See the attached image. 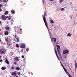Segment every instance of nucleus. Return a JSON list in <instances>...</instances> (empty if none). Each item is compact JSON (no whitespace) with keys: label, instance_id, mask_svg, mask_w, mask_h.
<instances>
[{"label":"nucleus","instance_id":"dca6fc26","mask_svg":"<svg viewBox=\"0 0 77 77\" xmlns=\"http://www.w3.org/2000/svg\"><path fill=\"white\" fill-rule=\"evenodd\" d=\"M8 13H9L8 11H6L4 13V14L5 15H8Z\"/></svg>","mask_w":77,"mask_h":77},{"label":"nucleus","instance_id":"09e8293b","mask_svg":"<svg viewBox=\"0 0 77 77\" xmlns=\"http://www.w3.org/2000/svg\"><path fill=\"white\" fill-rule=\"evenodd\" d=\"M8 17H9V18H10L11 17V16H8Z\"/></svg>","mask_w":77,"mask_h":77},{"label":"nucleus","instance_id":"603ef678","mask_svg":"<svg viewBox=\"0 0 77 77\" xmlns=\"http://www.w3.org/2000/svg\"><path fill=\"white\" fill-rule=\"evenodd\" d=\"M1 31V29H0V31Z\"/></svg>","mask_w":77,"mask_h":77},{"label":"nucleus","instance_id":"a211bd4d","mask_svg":"<svg viewBox=\"0 0 77 77\" xmlns=\"http://www.w3.org/2000/svg\"><path fill=\"white\" fill-rule=\"evenodd\" d=\"M71 35H72V34L68 33V34L67 35V36H69V37H70L71 36Z\"/></svg>","mask_w":77,"mask_h":77},{"label":"nucleus","instance_id":"ea45409f","mask_svg":"<svg viewBox=\"0 0 77 77\" xmlns=\"http://www.w3.org/2000/svg\"><path fill=\"white\" fill-rule=\"evenodd\" d=\"M2 60H0V62H2Z\"/></svg>","mask_w":77,"mask_h":77},{"label":"nucleus","instance_id":"aec40b11","mask_svg":"<svg viewBox=\"0 0 77 77\" xmlns=\"http://www.w3.org/2000/svg\"><path fill=\"white\" fill-rule=\"evenodd\" d=\"M16 69L17 70V71H19L20 69V68L19 67H16Z\"/></svg>","mask_w":77,"mask_h":77},{"label":"nucleus","instance_id":"5701e85b","mask_svg":"<svg viewBox=\"0 0 77 77\" xmlns=\"http://www.w3.org/2000/svg\"><path fill=\"white\" fill-rule=\"evenodd\" d=\"M75 69H77V63H75Z\"/></svg>","mask_w":77,"mask_h":77},{"label":"nucleus","instance_id":"39448f33","mask_svg":"<svg viewBox=\"0 0 77 77\" xmlns=\"http://www.w3.org/2000/svg\"><path fill=\"white\" fill-rule=\"evenodd\" d=\"M57 53H60V51L59 50L60 48V46L59 45H57Z\"/></svg>","mask_w":77,"mask_h":77},{"label":"nucleus","instance_id":"7ed1b4c3","mask_svg":"<svg viewBox=\"0 0 77 77\" xmlns=\"http://www.w3.org/2000/svg\"><path fill=\"white\" fill-rule=\"evenodd\" d=\"M42 17L43 18V20L44 23H45L46 26L47 27V20H46V18H45V17L43 15H42Z\"/></svg>","mask_w":77,"mask_h":77},{"label":"nucleus","instance_id":"2eb2a0df","mask_svg":"<svg viewBox=\"0 0 77 77\" xmlns=\"http://www.w3.org/2000/svg\"><path fill=\"white\" fill-rule=\"evenodd\" d=\"M10 29V28H9V27H5V29L6 30H9Z\"/></svg>","mask_w":77,"mask_h":77},{"label":"nucleus","instance_id":"ddd939ff","mask_svg":"<svg viewBox=\"0 0 77 77\" xmlns=\"http://www.w3.org/2000/svg\"><path fill=\"white\" fill-rule=\"evenodd\" d=\"M58 54L59 57H60L61 59H62V55H61V54H60V53H58Z\"/></svg>","mask_w":77,"mask_h":77},{"label":"nucleus","instance_id":"49530a36","mask_svg":"<svg viewBox=\"0 0 77 77\" xmlns=\"http://www.w3.org/2000/svg\"><path fill=\"white\" fill-rule=\"evenodd\" d=\"M50 0L51 1H54V0Z\"/></svg>","mask_w":77,"mask_h":77},{"label":"nucleus","instance_id":"c756f323","mask_svg":"<svg viewBox=\"0 0 77 77\" xmlns=\"http://www.w3.org/2000/svg\"><path fill=\"white\" fill-rule=\"evenodd\" d=\"M64 10H65V9L63 8H62L61 9V11H64Z\"/></svg>","mask_w":77,"mask_h":77},{"label":"nucleus","instance_id":"13d9d810","mask_svg":"<svg viewBox=\"0 0 77 77\" xmlns=\"http://www.w3.org/2000/svg\"><path fill=\"white\" fill-rule=\"evenodd\" d=\"M10 77H12V76H10Z\"/></svg>","mask_w":77,"mask_h":77},{"label":"nucleus","instance_id":"412c9836","mask_svg":"<svg viewBox=\"0 0 77 77\" xmlns=\"http://www.w3.org/2000/svg\"><path fill=\"white\" fill-rule=\"evenodd\" d=\"M52 39L53 40H54V42H56V38L53 37Z\"/></svg>","mask_w":77,"mask_h":77},{"label":"nucleus","instance_id":"7c9ffc66","mask_svg":"<svg viewBox=\"0 0 77 77\" xmlns=\"http://www.w3.org/2000/svg\"><path fill=\"white\" fill-rule=\"evenodd\" d=\"M14 67H11V69H14Z\"/></svg>","mask_w":77,"mask_h":77},{"label":"nucleus","instance_id":"473e14b6","mask_svg":"<svg viewBox=\"0 0 77 77\" xmlns=\"http://www.w3.org/2000/svg\"><path fill=\"white\" fill-rule=\"evenodd\" d=\"M18 75H20V72H19L18 73Z\"/></svg>","mask_w":77,"mask_h":77},{"label":"nucleus","instance_id":"864d4df0","mask_svg":"<svg viewBox=\"0 0 77 77\" xmlns=\"http://www.w3.org/2000/svg\"><path fill=\"white\" fill-rule=\"evenodd\" d=\"M16 77H18V76H16Z\"/></svg>","mask_w":77,"mask_h":77},{"label":"nucleus","instance_id":"cd10ccee","mask_svg":"<svg viewBox=\"0 0 77 77\" xmlns=\"http://www.w3.org/2000/svg\"><path fill=\"white\" fill-rule=\"evenodd\" d=\"M13 63L15 65H17V62H15L14 63Z\"/></svg>","mask_w":77,"mask_h":77},{"label":"nucleus","instance_id":"c9c22d12","mask_svg":"<svg viewBox=\"0 0 77 77\" xmlns=\"http://www.w3.org/2000/svg\"><path fill=\"white\" fill-rule=\"evenodd\" d=\"M64 70V69H65V67H63Z\"/></svg>","mask_w":77,"mask_h":77},{"label":"nucleus","instance_id":"8fccbe9b","mask_svg":"<svg viewBox=\"0 0 77 77\" xmlns=\"http://www.w3.org/2000/svg\"><path fill=\"white\" fill-rule=\"evenodd\" d=\"M23 51H22L21 52V53H23Z\"/></svg>","mask_w":77,"mask_h":77},{"label":"nucleus","instance_id":"e433bc0d","mask_svg":"<svg viewBox=\"0 0 77 77\" xmlns=\"http://www.w3.org/2000/svg\"><path fill=\"white\" fill-rule=\"evenodd\" d=\"M8 20H11V18H10V17H8Z\"/></svg>","mask_w":77,"mask_h":77},{"label":"nucleus","instance_id":"9b49d317","mask_svg":"<svg viewBox=\"0 0 77 77\" xmlns=\"http://www.w3.org/2000/svg\"><path fill=\"white\" fill-rule=\"evenodd\" d=\"M4 35H8V32L7 31H5L4 33Z\"/></svg>","mask_w":77,"mask_h":77},{"label":"nucleus","instance_id":"9d476101","mask_svg":"<svg viewBox=\"0 0 77 77\" xmlns=\"http://www.w3.org/2000/svg\"><path fill=\"white\" fill-rule=\"evenodd\" d=\"M15 60H16L17 62H18L19 61V59H18V57H16L14 58Z\"/></svg>","mask_w":77,"mask_h":77},{"label":"nucleus","instance_id":"2f4dec72","mask_svg":"<svg viewBox=\"0 0 77 77\" xmlns=\"http://www.w3.org/2000/svg\"><path fill=\"white\" fill-rule=\"evenodd\" d=\"M24 55H22V58H24Z\"/></svg>","mask_w":77,"mask_h":77},{"label":"nucleus","instance_id":"f03ea898","mask_svg":"<svg viewBox=\"0 0 77 77\" xmlns=\"http://www.w3.org/2000/svg\"><path fill=\"white\" fill-rule=\"evenodd\" d=\"M6 49H2L0 50V54L1 55L4 54L6 52Z\"/></svg>","mask_w":77,"mask_h":77},{"label":"nucleus","instance_id":"6e6552de","mask_svg":"<svg viewBox=\"0 0 77 77\" xmlns=\"http://www.w3.org/2000/svg\"><path fill=\"white\" fill-rule=\"evenodd\" d=\"M55 54L56 55L57 57L58 58L59 60H60L59 58V57H58V55H57V51H56V49H55Z\"/></svg>","mask_w":77,"mask_h":77},{"label":"nucleus","instance_id":"0eeeda50","mask_svg":"<svg viewBox=\"0 0 77 77\" xmlns=\"http://www.w3.org/2000/svg\"><path fill=\"white\" fill-rule=\"evenodd\" d=\"M5 63L7 65H9V60H8L7 57H6L5 58Z\"/></svg>","mask_w":77,"mask_h":77},{"label":"nucleus","instance_id":"393cba45","mask_svg":"<svg viewBox=\"0 0 77 77\" xmlns=\"http://www.w3.org/2000/svg\"><path fill=\"white\" fill-rule=\"evenodd\" d=\"M11 13L14 14H15V11L14 10H12L11 11Z\"/></svg>","mask_w":77,"mask_h":77},{"label":"nucleus","instance_id":"c03bdc74","mask_svg":"<svg viewBox=\"0 0 77 77\" xmlns=\"http://www.w3.org/2000/svg\"><path fill=\"white\" fill-rule=\"evenodd\" d=\"M64 66H63V65H62V67L63 68V67H64Z\"/></svg>","mask_w":77,"mask_h":77},{"label":"nucleus","instance_id":"3c124183","mask_svg":"<svg viewBox=\"0 0 77 77\" xmlns=\"http://www.w3.org/2000/svg\"><path fill=\"white\" fill-rule=\"evenodd\" d=\"M61 65H62H62H62V63H61Z\"/></svg>","mask_w":77,"mask_h":77},{"label":"nucleus","instance_id":"4468645a","mask_svg":"<svg viewBox=\"0 0 77 77\" xmlns=\"http://www.w3.org/2000/svg\"><path fill=\"white\" fill-rule=\"evenodd\" d=\"M5 69H6V68L5 67H2L1 68L2 70H5Z\"/></svg>","mask_w":77,"mask_h":77},{"label":"nucleus","instance_id":"f8f14e48","mask_svg":"<svg viewBox=\"0 0 77 77\" xmlns=\"http://www.w3.org/2000/svg\"><path fill=\"white\" fill-rule=\"evenodd\" d=\"M15 38L17 39V41H18V42H19L20 41L19 40V38H18V37H17V36H16V35H15Z\"/></svg>","mask_w":77,"mask_h":77},{"label":"nucleus","instance_id":"20e7f679","mask_svg":"<svg viewBox=\"0 0 77 77\" xmlns=\"http://www.w3.org/2000/svg\"><path fill=\"white\" fill-rule=\"evenodd\" d=\"M17 71H15L14 72H13L12 73H11V75H13V76H14V75L15 76H17Z\"/></svg>","mask_w":77,"mask_h":77},{"label":"nucleus","instance_id":"58836bf2","mask_svg":"<svg viewBox=\"0 0 77 77\" xmlns=\"http://www.w3.org/2000/svg\"><path fill=\"white\" fill-rule=\"evenodd\" d=\"M44 16H45V12L44 13Z\"/></svg>","mask_w":77,"mask_h":77},{"label":"nucleus","instance_id":"37998d69","mask_svg":"<svg viewBox=\"0 0 77 77\" xmlns=\"http://www.w3.org/2000/svg\"><path fill=\"white\" fill-rule=\"evenodd\" d=\"M15 32H16V31H14V32H12L13 33Z\"/></svg>","mask_w":77,"mask_h":77},{"label":"nucleus","instance_id":"f257e3e1","mask_svg":"<svg viewBox=\"0 0 77 77\" xmlns=\"http://www.w3.org/2000/svg\"><path fill=\"white\" fill-rule=\"evenodd\" d=\"M8 16H6L5 15H2L0 17L1 19L3 20V21H6V18H8Z\"/></svg>","mask_w":77,"mask_h":77},{"label":"nucleus","instance_id":"de8ad7c7","mask_svg":"<svg viewBox=\"0 0 77 77\" xmlns=\"http://www.w3.org/2000/svg\"><path fill=\"white\" fill-rule=\"evenodd\" d=\"M11 23H12V22H13V21H12V20H11Z\"/></svg>","mask_w":77,"mask_h":77},{"label":"nucleus","instance_id":"a878e982","mask_svg":"<svg viewBox=\"0 0 77 77\" xmlns=\"http://www.w3.org/2000/svg\"><path fill=\"white\" fill-rule=\"evenodd\" d=\"M60 0V1L59 2V3H62V2L63 1V0Z\"/></svg>","mask_w":77,"mask_h":77},{"label":"nucleus","instance_id":"4be33fe9","mask_svg":"<svg viewBox=\"0 0 77 77\" xmlns=\"http://www.w3.org/2000/svg\"><path fill=\"white\" fill-rule=\"evenodd\" d=\"M16 47H17V48H19L20 47L19 46V45H18V44H16Z\"/></svg>","mask_w":77,"mask_h":77},{"label":"nucleus","instance_id":"79ce46f5","mask_svg":"<svg viewBox=\"0 0 77 77\" xmlns=\"http://www.w3.org/2000/svg\"><path fill=\"white\" fill-rule=\"evenodd\" d=\"M21 51H23V49H21Z\"/></svg>","mask_w":77,"mask_h":77},{"label":"nucleus","instance_id":"6ab92c4d","mask_svg":"<svg viewBox=\"0 0 77 77\" xmlns=\"http://www.w3.org/2000/svg\"><path fill=\"white\" fill-rule=\"evenodd\" d=\"M18 27H15L14 28V29L15 30V31H16V30H18Z\"/></svg>","mask_w":77,"mask_h":77},{"label":"nucleus","instance_id":"052dcab7","mask_svg":"<svg viewBox=\"0 0 77 77\" xmlns=\"http://www.w3.org/2000/svg\"><path fill=\"white\" fill-rule=\"evenodd\" d=\"M20 27H21V26H20Z\"/></svg>","mask_w":77,"mask_h":77},{"label":"nucleus","instance_id":"b1692460","mask_svg":"<svg viewBox=\"0 0 77 77\" xmlns=\"http://www.w3.org/2000/svg\"><path fill=\"white\" fill-rule=\"evenodd\" d=\"M5 39V41H6V42H9V40L8 39V38H6Z\"/></svg>","mask_w":77,"mask_h":77},{"label":"nucleus","instance_id":"a19ab883","mask_svg":"<svg viewBox=\"0 0 77 77\" xmlns=\"http://www.w3.org/2000/svg\"><path fill=\"white\" fill-rule=\"evenodd\" d=\"M21 30H22V29L21 28L20 29V31H21Z\"/></svg>","mask_w":77,"mask_h":77},{"label":"nucleus","instance_id":"bb28decb","mask_svg":"<svg viewBox=\"0 0 77 77\" xmlns=\"http://www.w3.org/2000/svg\"><path fill=\"white\" fill-rule=\"evenodd\" d=\"M8 1V0H3V2L4 3H6V2H7Z\"/></svg>","mask_w":77,"mask_h":77},{"label":"nucleus","instance_id":"c85d7f7f","mask_svg":"<svg viewBox=\"0 0 77 77\" xmlns=\"http://www.w3.org/2000/svg\"><path fill=\"white\" fill-rule=\"evenodd\" d=\"M29 48H27L26 49V51H29Z\"/></svg>","mask_w":77,"mask_h":77},{"label":"nucleus","instance_id":"f704fd0d","mask_svg":"<svg viewBox=\"0 0 77 77\" xmlns=\"http://www.w3.org/2000/svg\"><path fill=\"white\" fill-rule=\"evenodd\" d=\"M2 9L0 8V12H2Z\"/></svg>","mask_w":77,"mask_h":77},{"label":"nucleus","instance_id":"bf43d9fd","mask_svg":"<svg viewBox=\"0 0 77 77\" xmlns=\"http://www.w3.org/2000/svg\"><path fill=\"white\" fill-rule=\"evenodd\" d=\"M0 15H1V14H0Z\"/></svg>","mask_w":77,"mask_h":77},{"label":"nucleus","instance_id":"72a5a7b5","mask_svg":"<svg viewBox=\"0 0 77 77\" xmlns=\"http://www.w3.org/2000/svg\"><path fill=\"white\" fill-rule=\"evenodd\" d=\"M2 6V4H0V8H1Z\"/></svg>","mask_w":77,"mask_h":77},{"label":"nucleus","instance_id":"a18cd8bd","mask_svg":"<svg viewBox=\"0 0 77 77\" xmlns=\"http://www.w3.org/2000/svg\"><path fill=\"white\" fill-rule=\"evenodd\" d=\"M1 24V21H0V26Z\"/></svg>","mask_w":77,"mask_h":77},{"label":"nucleus","instance_id":"1a4fd4ad","mask_svg":"<svg viewBox=\"0 0 77 77\" xmlns=\"http://www.w3.org/2000/svg\"><path fill=\"white\" fill-rule=\"evenodd\" d=\"M25 45L24 44H22L21 45L20 47L21 48H25Z\"/></svg>","mask_w":77,"mask_h":77},{"label":"nucleus","instance_id":"4d7b16f0","mask_svg":"<svg viewBox=\"0 0 77 77\" xmlns=\"http://www.w3.org/2000/svg\"><path fill=\"white\" fill-rule=\"evenodd\" d=\"M48 31H49V29H48Z\"/></svg>","mask_w":77,"mask_h":77},{"label":"nucleus","instance_id":"6e6d98bb","mask_svg":"<svg viewBox=\"0 0 77 77\" xmlns=\"http://www.w3.org/2000/svg\"><path fill=\"white\" fill-rule=\"evenodd\" d=\"M1 58V56H0V58Z\"/></svg>","mask_w":77,"mask_h":77},{"label":"nucleus","instance_id":"5fc2aeb1","mask_svg":"<svg viewBox=\"0 0 77 77\" xmlns=\"http://www.w3.org/2000/svg\"><path fill=\"white\" fill-rule=\"evenodd\" d=\"M1 42V40L0 39V42Z\"/></svg>","mask_w":77,"mask_h":77},{"label":"nucleus","instance_id":"423d86ee","mask_svg":"<svg viewBox=\"0 0 77 77\" xmlns=\"http://www.w3.org/2000/svg\"><path fill=\"white\" fill-rule=\"evenodd\" d=\"M69 51L67 50H65L63 51V54H67L68 53Z\"/></svg>","mask_w":77,"mask_h":77},{"label":"nucleus","instance_id":"4c0bfd02","mask_svg":"<svg viewBox=\"0 0 77 77\" xmlns=\"http://www.w3.org/2000/svg\"><path fill=\"white\" fill-rule=\"evenodd\" d=\"M17 33L18 34L19 32L18 31H17Z\"/></svg>","mask_w":77,"mask_h":77},{"label":"nucleus","instance_id":"f3484780","mask_svg":"<svg viewBox=\"0 0 77 77\" xmlns=\"http://www.w3.org/2000/svg\"><path fill=\"white\" fill-rule=\"evenodd\" d=\"M50 22L51 24H52L53 23H54V22L53 21V20H50Z\"/></svg>","mask_w":77,"mask_h":77}]
</instances>
